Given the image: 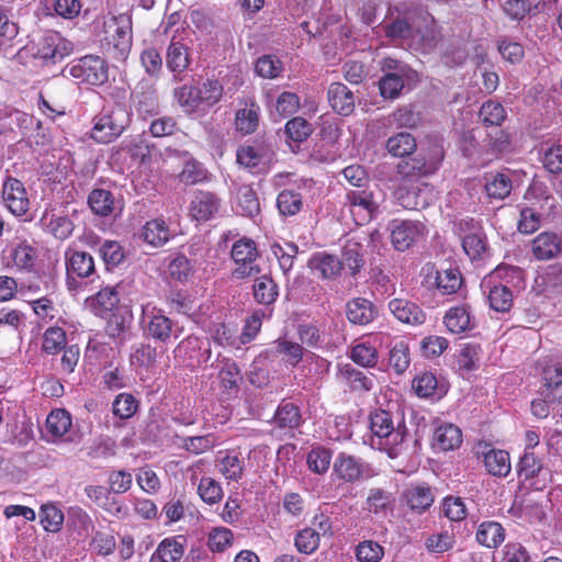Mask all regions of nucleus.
<instances>
[{"mask_svg":"<svg viewBox=\"0 0 562 562\" xmlns=\"http://www.w3.org/2000/svg\"><path fill=\"white\" fill-rule=\"evenodd\" d=\"M224 87L217 79H206L198 85H183L173 90V97L187 114L209 110L217 104Z\"/></svg>","mask_w":562,"mask_h":562,"instance_id":"f257e3e1","label":"nucleus"},{"mask_svg":"<svg viewBox=\"0 0 562 562\" xmlns=\"http://www.w3.org/2000/svg\"><path fill=\"white\" fill-rule=\"evenodd\" d=\"M395 425L392 414L387 411H376L370 416V429L373 435L372 445L380 450L386 451L390 456L396 454V449L406 437L407 429L400 416Z\"/></svg>","mask_w":562,"mask_h":562,"instance_id":"f03ea898","label":"nucleus"},{"mask_svg":"<svg viewBox=\"0 0 562 562\" xmlns=\"http://www.w3.org/2000/svg\"><path fill=\"white\" fill-rule=\"evenodd\" d=\"M132 113L126 105L116 103L93 119L90 136L97 143L109 144L120 137L131 123Z\"/></svg>","mask_w":562,"mask_h":562,"instance_id":"7ed1b4c3","label":"nucleus"},{"mask_svg":"<svg viewBox=\"0 0 562 562\" xmlns=\"http://www.w3.org/2000/svg\"><path fill=\"white\" fill-rule=\"evenodd\" d=\"M63 77H71L78 85L100 87L109 80L108 63L97 55H86L67 64Z\"/></svg>","mask_w":562,"mask_h":562,"instance_id":"20e7f679","label":"nucleus"},{"mask_svg":"<svg viewBox=\"0 0 562 562\" xmlns=\"http://www.w3.org/2000/svg\"><path fill=\"white\" fill-rule=\"evenodd\" d=\"M445 150L442 142L439 139L429 143L427 154L422 155V153L408 160H402L397 165V170L400 176H415L414 173L417 171L418 176H430L436 173L443 160Z\"/></svg>","mask_w":562,"mask_h":562,"instance_id":"39448f33","label":"nucleus"},{"mask_svg":"<svg viewBox=\"0 0 562 562\" xmlns=\"http://www.w3.org/2000/svg\"><path fill=\"white\" fill-rule=\"evenodd\" d=\"M274 157L273 146L265 136H257L237 150V162L249 169L258 168V172H266Z\"/></svg>","mask_w":562,"mask_h":562,"instance_id":"423d86ee","label":"nucleus"},{"mask_svg":"<svg viewBox=\"0 0 562 562\" xmlns=\"http://www.w3.org/2000/svg\"><path fill=\"white\" fill-rule=\"evenodd\" d=\"M132 15L121 13L111 18L106 24V37L116 59H125L131 52L133 43Z\"/></svg>","mask_w":562,"mask_h":562,"instance_id":"0eeeda50","label":"nucleus"},{"mask_svg":"<svg viewBox=\"0 0 562 562\" xmlns=\"http://www.w3.org/2000/svg\"><path fill=\"white\" fill-rule=\"evenodd\" d=\"M231 257L236 265L233 270V277L236 279L249 278L260 272L257 263L258 250L252 239L241 238L234 243Z\"/></svg>","mask_w":562,"mask_h":562,"instance_id":"6e6552de","label":"nucleus"},{"mask_svg":"<svg viewBox=\"0 0 562 562\" xmlns=\"http://www.w3.org/2000/svg\"><path fill=\"white\" fill-rule=\"evenodd\" d=\"M456 229L462 238L464 252L471 260L481 259L487 250L486 236L482 227L471 217H464L456 223Z\"/></svg>","mask_w":562,"mask_h":562,"instance_id":"1a4fd4ad","label":"nucleus"},{"mask_svg":"<svg viewBox=\"0 0 562 562\" xmlns=\"http://www.w3.org/2000/svg\"><path fill=\"white\" fill-rule=\"evenodd\" d=\"M390 229L392 245L398 251L409 249L427 235L426 226L420 221L394 220L390 224Z\"/></svg>","mask_w":562,"mask_h":562,"instance_id":"9d476101","label":"nucleus"},{"mask_svg":"<svg viewBox=\"0 0 562 562\" xmlns=\"http://www.w3.org/2000/svg\"><path fill=\"white\" fill-rule=\"evenodd\" d=\"M72 50L74 44L70 41L64 38L58 32L50 31L40 38L34 56L44 60L45 64H56Z\"/></svg>","mask_w":562,"mask_h":562,"instance_id":"9b49d317","label":"nucleus"},{"mask_svg":"<svg viewBox=\"0 0 562 562\" xmlns=\"http://www.w3.org/2000/svg\"><path fill=\"white\" fill-rule=\"evenodd\" d=\"M140 325L146 336L159 341H166L172 333V321L150 304L142 306Z\"/></svg>","mask_w":562,"mask_h":562,"instance_id":"f8f14e48","label":"nucleus"},{"mask_svg":"<svg viewBox=\"0 0 562 562\" xmlns=\"http://www.w3.org/2000/svg\"><path fill=\"white\" fill-rule=\"evenodd\" d=\"M134 108L143 120L153 117L159 113L158 92L153 82L142 79L132 92Z\"/></svg>","mask_w":562,"mask_h":562,"instance_id":"ddd939ff","label":"nucleus"},{"mask_svg":"<svg viewBox=\"0 0 562 562\" xmlns=\"http://www.w3.org/2000/svg\"><path fill=\"white\" fill-rule=\"evenodd\" d=\"M177 358H181L188 367H198L206 363L211 357L207 339L198 336H188L175 349Z\"/></svg>","mask_w":562,"mask_h":562,"instance_id":"4468645a","label":"nucleus"},{"mask_svg":"<svg viewBox=\"0 0 562 562\" xmlns=\"http://www.w3.org/2000/svg\"><path fill=\"white\" fill-rule=\"evenodd\" d=\"M2 198L14 215H23L29 210V198L24 184L18 178H7L2 188Z\"/></svg>","mask_w":562,"mask_h":562,"instance_id":"2eb2a0df","label":"nucleus"},{"mask_svg":"<svg viewBox=\"0 0 562 562\" xmlns=\"http://www.w3.org/2000/svg\"><path fill=\"white\" fill-rule=\"evenodd\" d=\"M67 279L89 278L95 272L94 259L87 251L67 249L65 252Z\"/></svg>","mask_w":562,"mask_h":562,"instance_id":"dca6fc26","label":"nucleus"},{"mask_svg":"<svg viewBox=\"0 0 562 562\" xmlns=\"http://www.w3.org/2000/svg\"><path fill=\"white\" fill-rule=\"evenodd\" d=\"M337 378L352 392H369L374 385L373 374L368 375L351 363L339 364Z\"/></svg>","mask_w":562,"mask_h":562,"instance_id":"f3484780","label":"nucleus"},{"mask_svg":"<svg viewBox=\"0 0 562 562\" xmlns=\"http://www.w3.org/2000/svg\"><path fill=\"white\" fill-rule=\"evenodd\" d=\"M327 99L335 112L347 116L355 111L353 92L341 82H333L327 90Z\"/></svg>","mask_w":562,"mask_h":562,"instance_id":"a211bd4d","label":"nucleus"},{"mask_svg":"<svg viewBox=\"0 0 562 562\" xmlns=\"http://www.w3.org/2000/svg\"><path fill=\"white\" fill-rule=\"evenodd\" d=\"M167 68L173 74V80H182L181 74H183L189 65V47L181 42L171 41L166 54Z\"/></svg>","mask_w":562,"mask_h":562,"instance_id":"6ab92c4d","label":"nucleus"},{"mask_svg":"<svg viewBox=\"0 0 562 562\" xmlns=\"http://www.w3.org/2000/svg\"><path fill=\"white\" fill-rule=\"evenodd\" d=\"M333 471L339 480L353 483L362 479L364 468L353 456L341 452L334 461Z\"/></svg>","mask_w":562,"mask_h":562,"instance_id":"aec40b11","label":"nucleus"},{"mask_svg":"<svg viewBox=\"0 0 562 562\" xmlns=\"http://www.w3.org/2000/svg\"><path fill=\"white\" fill-rule=\"evenodd\" d=\"M562 251V236L546 232L532 240V254L539 260H550Z\"/></svg>","mask_w":562,"mask_h":562,"instance_id":"412c9836","label":"nucleus"},{"mask_svg":"<svg viewBox=\"0 0 562 562\" xmlns=\"http://www.w3.org/2000/svg\"><path fill=\"white\" fill-rule=\"evenodd\" d=\"M346 315L350 323L363 326L378 316V308L368 299L356 297L347 303Z\"/></svg>","mask_w":562,"mask_h":562,"instance_id":"4be33fe9","label":"nucleus"},{"mask_svg":"<svg viewBox=\"0 0 562 562\" xmlns=\"http://www.w3.org/2000/svg\"><path fill=\"white\" fill-rule=\"evenodd\" d=\"M403 502L418 514L427 510L434 503L432 490L425 484L412 485L402 494Z\"/></svg>","mask_w":562,"mask_h":562,"instance_id":"5701e85b","label":"nucleus"},{"mask_svg":"<svg viewBox=\"0 0 562 562\" xmlns=\"http://www.w3.org/2000/svg\"><path fill=\"white\" fill-rule=\"evenodd\" d=\"M220 200L211 192H198L190 204V212L196 221H209L220 210Z\"/></svg>","mask_w":562,"mask_h":562,"instance_id":"b1692460","label":"nucleus"},{"mask_svg":"<svg viewBox=\"0 0 562 562\" xmlns=\"http://www.w3.org/2000/svg\"><path fill=\"white\" fill-rule=\"evenodd\" d=\"M391 313L402 323L419 325L425 322V314L422 308L407 300L393 299L389 303Z\"/></svg>","mask_w":562,"mask_h":562,"instance_id":"393cba45","label":"nucleus"},{"mask_svg":"<svg viewBox=\"0 0 562 562\" xmlns=\"http://www.w3.org/2000/svg\"><path fill=\"white\" fill-rule=\"evenodd\" d=\"M183 554L184 540L181 537H170L157 546L150 562H179Z\"/></svg>","mask_w":562,"mask_h":562,"instance_id":"a878e982","label":"nucleus"},{"mask_svg":"<svg viewBox=\"0 0 562 562\" xmlns=\"http://www.w3.org/2000/svg\"><path fill=\"white\" fill-rule=\"evenodd\" d=\"M504 527L495 520L482 521L476 529V541L488 549L498 548L505 540Z\"/></svg>","mask_w":562,"mask_h":562,"instance_id":"bb28decb","label":"nucleus"},{"mask_svg":"<svg viewBox=\"0 0 562 562\" xmlns=\"http://www.w3.org/2000/svg\"><path fill=\"white\" fill-rule=\"evenodd\" d=\"M418 79H404L391 75H382L378 81L380 95L385 100L397 99L403 91L412 90Z\"/></svg>","mask_w":562,"mask_h":562,"instance_id":"cd10ccee","label":"nucleus"},{"mask_svg":"<svg viewBox=\"0 0 562 562\" xmlns=\"http://www.w3.org/2000/svg\"><path fill=\"white\" fill-rule=\"evenodd\" d=\"M308 267L322 278L333 279L340 273L342 262L334 255L318 252L311 257Z\"/></svg>","mask_w":562,"mask_h":562,"instance_id":"c85d7f7f","label":"nucleus"},{"mask_svg":"<svg viewBox=\"0 0 562 562\" xmlns=\"http://www.w3.org/2000/svg\"><path fill=\"white\" fill-rule=\"evenodd\" d=\"M462 443L461 429L453 424L440 425L434 434V447L441 451H450Z\"/></svg>","mask_w":562,"mask_h":562,"instance_id":"c756f323","label":"nucleus"},{"mask_svg":"<svg viewBox=\"0 0 562 562\" xmlns=\"http://www.w3.org/2000/svg\"><path fill=\"white\" fill-rule=\"evenodd\" d=\"M448 330L461 334L472 328V316L468 305H459L449 308L443 318Z\"/></svg>","mask_w":562,"mask_h":562,"instance_id":"7c9ffc66","label":"nucleus"},{"mask_svg":"<svg viewBox=\"0 0 562 562\" xmlns=\"http://www.w3.org/2000/svg\"><path fill=\"white\" fill-rule=\"evenodd\" d=\"M236 212L239 215L255 218L260 213V203L254 189L240 186L236 192Z\"/></svg>","mask_w":562,"mask_h":562,"instance_id":"2f4dec72","label":"nucleus"},{"mask_svg":"<svg viewBox=\"0 0 562 562\" xmlns=\"http://www.w3.org/2000/svg\"><path fill=\"white\" fill-rule=\"evenodd\" d=\"M518 475L524 481L543 476L547 477L549 470L543 468L542 461L535 454L533 451L525 450L524 456L520 458L518 464Z\"/></svg>","mask_w":562,"mask_h":562,"instance_id":"473e14b6","label":"nucleus"},{"mask_svg":"<svg viewBox=\"0 0 562 562\" xmlns=\"http://www.w3.org/2000/svg\"><path fill=\"white\" fill-rule=\"evenodd\" d=\"M387 151L394 157L406 158L412 155L417 147L415 137L407 133L401 132L391 136L385 145Z\"/></svg>","mask_w":562,"mask_h":562,"instance_id":"72a5a7b5","label":"nucleus"},{"mask_svg":"<svg viewBox=\"0 0 562 562\" xmlns=\"http://www.w3.org/2000/svg\"><path fill=\"white\" fill-rule=\"evenodd\" d=\"M170 237L171 233L161 218L147 222L143 228L144 240L154 247L164 246Z\"/></svg>","mask_w":562,"mask_h":562,"instance_id":"f704fd0d","label":"nucleus"},{"mask_svg":"<svg viewBox=\"0 0 562 562\" xmlns=\"http://www.w3.org/2000/svg\"><path fill=\"white\" fill-rule=\"evenodd\" d=\"M437 289L443 295L456 293L462 284V276L458 268H447L435 271Z\"/></svg>","mask_w":562,"mask_h":562,"instance_id":"c9c22d12","label":"nucleus"},{"mask_svg":"<svg viewBox=\"0 0 562 562\" xmlns=\"http://www.w3.org/2000/svg\"><path fill=\"white\" fill-rule=\"evenodd\" d=\"M502 7L504 13L515 21H520L526 15H536L540 12V2H535V0H506Z\"/></svg>","mask_w":562,"mask_h":562,"instance_id":"e433bc0d","label":"nucleus"},{"mask_svg":"<svg viewBox=\"0 0 562 562\" xmlns=\"http://www.w3.org/2000/svg\"><path fill=\"white\" fill-rule=\"evenodd\" d=\"M341 257L340 261L351 270L352 276L357 274L364 265L363 247L355 239L346 241Z\"/></svg>","mask_w":562,"mask_h":562,"instance_id":"4c0bfd02","label":"nucleus"},{"mask_svg":"<svg viewBox=\"0 0 562 562\" xmlns=\"http://www.w3.org/2000/svg\"><path fill=\"white\" fill-rule=\"evenodd\" d=\"M252 289L255 300L263 305L272 304L279 295L278 285L269 276L257 278Z\"/></svg>","mask_w":562,"mask_h":562,"instance_id":"58836bf2","label":"nucleus"},{"mask_svg":"<svg viewBox=\"0 0 562 562\" xmlns=\"http://www.w3.org/2000/svg\"><path fill=\"white\" fill-rule=\"evenodd\" d=\"M485 468L494 476H506L510 472L509 454L505 450H491L484 458Z\"/></svg>","mask_w":562,"mask_h":562,"instance_id":"ea45409f","label":"nucleus"},{"mask_svg":"<svg viewBox=\"0 0 562 562\" xmlns=\"http://www.w3.org/2000/svg\"><path fill=\"white\" fill-rule=\"evenodd\" d=\"M479 116L485 126H501L507 117L503 104L496 100H487L480 108Z\"/></svg>","mask_w":562,"mask_h":562,"instance_id":"a19ab883","label":"nucleus"},{"mask_svg":"<svg viewBox=\"0 0 562 562\" xmlns=\"http://www.w3.org/2000/svg\"><path fill=\"white\" fill-rule=\"evenodd\" d=\"M218 472L229 481H239L244 474V461L237 454L227 453L217 463Z\"/></svg>","mask_w":562,"mask_h":562,"instance_id":"79ce46f5","label":"nucleus"},{"mask_svg":"<svg viewBox=\"0 0 562 562\" xmlns=\"http://www.w3.org/2000/svg\"><path fill=\"white\" fill-rule=\"evenodd\" d=\"M274 423L280 428H296L301 424V413L292 403H281L274 414Z\"/></svg>","mask_w":562,"mask_h":562,"instance_id":"37998d69","label":"nucleus"},{"mask_svg":"<svg viewBox=\"0 0 562 562\" xmlns=\"http://www.w3.org/2000/svg\"><path fill=\"white\" fill-rule=\"evenodd\" d=\"M347 199L352 206L362 207L370 215L379 207L376 192L370 188L350 191L347 193Z\"/></svg>","mask_w":562,"mask_h":562,"instance_id":"c03bdc74","label":"nucleus"},{"mask_svg":"<svg viewBox=\"0 0 562 562\" xmlns=\"http://www.w3.org/2000/svg\"><path fill=\"white\" fill-rule=\"evenodd\" d=\"M283 70V64L276 55L267 54L260 56L255 64V71L259 77L274 79Z\"/></svg>","mask_w":562,"mask_h":562,"instance_id":"a18cd8bd","label":"nucleus"},{"mask_svg":"<svg viewBox=\"0 0 562 562\" xmlns=\"http://www.w3.org/2000/svg\"><path fill=\"white\" fill-rule=\"evenodd\" d=\"M319 531L315 527H306L300 530L294 539V546L299 552L312 554L319 547Z\"/></svg>","mask_w":562,"mask_h":562,"instance_id":"49530a36","label":"nucleus"},{"mask_svg":"<svg viewBox=\"0 0 562 562\" xmlns=\"http://www.w3.org/2000/svg\"><path fill=\"white\" fill-rule=\"evenodd\" d=\"M89 205L93 213L100 216H108L113 211L114 199L111 192L102 189L93 190L88 198Z\"/></svg>","mask_w":562,"mask_h":562,"instance_id":"de8ad7c7","label":"nucleus"},{"mask_svg":"<svg viewBox=\"0 0 562 562\" xmlns=\"http://www.w3.org/2000/svg\"><path fill=\"white\" fill-rule=\"evenodd\" d=\"M385 36L392 41L407 40L413 34V26L405 18L397 16L390 22L380 24Z\"/></svg>","mask_w":562,"mask_h":562,"instance_id":"09e8293b","label":"nucleus"},{"mask_svg":"<svg viewBox=\"0 0 562 562\" xmlns=\"http://www.w3.org/2000/svg\"><path fill=\"white\" fill-rule=\"evenodd\" d=\"M380 70L382 75H391L404 79H418V74L406 63L386 57L380 61Z\"/></svg>","mask_w":562,"mask_h":562,"instance_id":"8fccbe9b","label":"nucleus"},{"mask_svg":"<svg viewBox=\"0 0 562 562\" xmlns=\"http://www.w3.org/2000/svg\"><path fill=\"white\" fill-rule=\"evenodd\" d=\"M66 331L61 327L53 326L43 335L42 350L48 355H55L66 347Z\"/></svg>","mask_w":562,"mask_h":562,"instance_id":"3c124183","label":"nucleus"},{"mask_svg":"<svg viewBox=\"0 0 562 562\" xmlns=\"http://www.w3.org/2000/svg\"><path fill=\"white\" fill-rule=\"evenodd\" d=\"M367 509L374 514H385L393 505L391 493L381 488H372L366 501Z\"/></svg>","mask_w":562,"mask_h":562,"instance_id":"603ef678","label":"nucleus"},{"mask_svg":"<svg viewBox=\"0 0 562 562\" xmlns=\"http://www.w3.org/2000/svg\"><path fill=\"white\" fill-rule=\"evenodd\" d=\"M98 251L108 270L117 267L125 258L123 247L113 240H105Z\"/></svg>","mask_w":562,"mask_h":562,"instance_id":"864d4df0","label":"nucleus"},{"mask_svg":"<svg viewBox=\"0 0 562 562\" xmlns=\"http://www.w3.org/2000/svg\"><path fill=\"white\" fill-rule=\"evenodd\" d=\"M46 426L53 436L61 437L71 427L70 414L65 409H55L47 416Z\"/></svg>","mask_w":562,"mask_h":562,"instance_id":"5fc2aeb1","label":"nucleus"},{"mask_svg":"<svg viewBox=\"0 0 562 562\" xmlns=\"http://www.w3.org/2000/svg\"><path fill=\"white\" fill-rule=\"evenodd\" d=\"M541 378L548 389L562 384V359H548L541 363Z\"/></svg>","mask_w":562,"mask_h":562,"instance_id":"6e6d98bb","label":"nucleus"},{"mask_svg":"<svg viewBox=\"0 0 562 562\" xmlns=\"http://www.w3.org/2000/svg\"><path fill=\"white\" fill-rule=\"evenodd\" d=\"M284 132L290 140L302 143L312 134L313 128L305 119L295 116L286 122Z\"/></svg>","mask_w":562,"mask_h":562,"instance_id":"4d7b16f0","label":"nucleus"},{"mask_svg":"<svg viewBox=\"0 0 562 562\" xmlns=\"http://www.w3.org/2000/svg\"><path fill=\"white\" fill-rule=\"evenodd\" d=\"M490 306L496 312H507L513 305L512 291L503 285H494L488 293Z\"/></svg>","mask_w":562,"mask_h":562,"instance_id":"13d9d810","label":"nucleus"},{"mask_svg":"<svg viewBox=\"0 0 562 562\" xmlns=\"http://www.w3.org/2000/svg\"><path fill=\"white\" fill-rule=\"evenodd\" d=\"M358 562H380L384 555V549L373 540H363L355 549Z\"/></svg>","mask_w":562,"mask_h":562,"instance_id":"bf43d9fd","label":"nucleus"},{"mask_svg":"<svg viewBox=\"0 0 562 562\" xmlns=\"http://www.w3.org/2000/svg\"><path fill=\"white\" fill-rule=\"evenodd\" d=\"M140 64L145 72L155 79H158L162 72V57L155 47L146 48L140 54Z\"/></svg>","mask_w":562,"mask_h":562,"instance_id":"052dcab7","label":"nucleus"},{"mask_svg":"<svg viewBox=\"0 0 562 562\" xmlns=\"http://www.w3.org/2000/svg\"><path fill=\"white\" fill-rule=\"evenodd\" d=\"M218 378L223 389L227 392H237L239 383L243 380L240 370L235 362H225L222 367Z\"/></svg>","mask_w":562,"mask_h":562,"instance_id":"680f3d73","label":"nucleus"},{"mask_svg":"<svg viewBox=\"0 0 562 562\" xmlns=\"http://www.w3.org/2000/svg\"><path fill=\"white\" fill-rule=\"evenodd\" d=\"M481 349L476 345H464L457 356V366L459 370L470 372L479 367Z\"/></svg>","mask_w":562,"mask_h":562,"instance_id":"e2e57ef3","label":"nucleus"},{"mask_svg":"<svg viewBox=\"0 0 562 562\" xmlns=\"http://www.w3.org/2000/svg\"><path fill=\"white\" fill-rule=\"evenodd\" d=\"M331 461V453L324 447L313 448L307 454V464L311 471L317 474L327 472Z\"/></svg>","mask_w":562,"mask_h":562,"instance_id":"0e129e2a","label":"nucleus"},{"mask_svg":"<svg viewBox=\"0 0 562 562\" xmlns=\"http://www.w3.org/2000/svg\"><path fill=\"white\" fill-rule=\"evenodd\" d=\"M137 407L138 402L133 395L121 393L115 397L112 404V412L115 416L127 419L136 413Z\"/></svg>","mask_w":562,"mask_h":562,"instance_id":"69168bd1","label":"nucleus"},{"mask_svg":"<svg viewBox=\"0 0 562 562\" xmlns=\"http://www.w3.org/2000/svg\"><path fill=\"white\" fill-rule=\"evenodd\" d=\"M14 265L20 269H31L36 258V250L26 243H19L11 250Z\"/></svg>","mask_w":562,"mask_h":562,"instance_id":"338daca9","label":"nucleus"},{"mask_svg":"<svg viewBox=\"0 0 562 562\" xmlns=\"http://www.w3.org/2000/svg\"><path fill=\"white\" fill-rule=\"evenodd\" d=\"M200 497L207 504H215L221 501L223 491L218 482L214 479L204 476L198 485Z\"/></svg>","mask_w":562,"mask_h":562,"instance_id":"774afa93","label":"nucleus"}]
</instances>
